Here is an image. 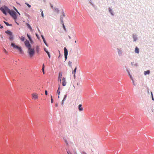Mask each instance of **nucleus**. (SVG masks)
Masks as SVG:
<instances>
[{
    "mask_svg": "<svg viewBox=\"0 0 154 154\" xmlns=\"http://www.w3.org/2000/svg\"><path fill=\"white\" fill-rule=\"evenodd\" d=\"M0 10L5 15H7L8 13L9 15L14 20L15 22L17 25H19V23L17 22V15L14 11L11 10L8 8L6 6L4 5L0 8Z\"/></svg>",
    "mask_w": 154,
    "mask_h": 154,
    "instance_id": "nucleus-1",
    "label": "nucleus"
},
{
    "mask_svg": "<svg viewBox=\"0 0 154 154\" xmlns=\"http://www.w3.org/2000/svg\"><path fill=\"white\" fill-rule=\"evenodd\" d=\"M11 46L13 47L14 49L17 50L20 54H24V52L21 46L20 45H17L14 42L11 43Z\"/></svg>",
    "mask_w": 154,
    "mask_h": 154,
    "instance_id": "nucleus-2",
    "label": "nucleus"
},
{
    "mask_svg": "<svg viewBox=\"0 0 154 154\" xmlns=\"http://www.w3.org/2000/svg\"><path fill=\"white\" fill-rule=\"evenodd\" d=\"M11 46L13 47L14 49L17 50L20 54H24V52L21 46L20 45H17L14 42L11 43Z\"/></svg>",
    "mask_w": 154,
    "mask_h": 154,
    "instance_id": "nucleus-3",
    "label": "nucleus"
},
{
    "mask_svg": "<svg viewBox=\"0 0 154 154\" xmlns=\"http://www.w3.org/2000/svg\"><path fill=\"white\" fill-rule=\"evenodd\" d=\"M5 33L9 36L8 39L11 42H13L14 40V36L12 32L10 30H7L5 31Z\"/></svg>",
    "mask_w": 154,
    "mask_h": 154,
    "instance_id": "nucleus-4",
    "label": "nucleus"
},
{
    "mask_svg": "<svg viewBox=\"0 0 154 154\" xmlns=\"http://www.w3.org/2000/svg\"><path fill=\"white\" fill-rule=\"evenodd\" d=\"M27 52L29 56L32 57L34 55L35 53L34 47L33 48H28V49Z\"/></svg>",
    "mask_w": 154,
    "mask_h": 154,
    "instance_id": "nucleus-5",
    "label": "nucleus"
},
{
    "mask_svg": "<svg viewBox=\"0 0 154 154\" xmlns=\"http://www.w3.org/2000/svg\"><path fill=\"white\" fill-rule=\"evenodd\" d=\"M64 51V57L65 58V61L67 59V56L68 54V51L67 48L66 47H64L63 49Z\"/></svg>",
    "mask_w": 154,
    "mask_h": 154,
    "instance_id": "nucleus-6",
    "label": "nucleus"
},
{
    "mask_svg": "<svg viewBox=\"0 0 154 154\" xmlns=\"http://www.w3.org/2000/svg\"><path fill=\"white\" fill-rule=\"evenodd\" d=\"M62 75V72H61L60 71L59 73L58 80L60 81V83H61Z\"/></svg>",
    "mask_w": 154,
    "mask_h": 154,
    "instance_id": "nucleus-7",
    "label": "nucleus"
},
{
    "mask_svg": "<svg viewBox=\"0 0 154 154\" xmlns=\"http://www.w3.org/2000/svg\"><path fill=\"white\" fill-rule=\"evenodd\" d=\"M41 36V37L43 40V41L44 44L47 46L48 47V43H47V42L46 41L44 37V36L42 35Z\"/></svg>",
    "mask_w": 154,
    "mask_h": 154,
    "instance_id": "nucleus-8",
    "label": "nucleus"
},
{
    "mask_svg": "<svg viewBox=\"0 0 154 154\" xmlns=\"http://www.w3.org/2000/svg\"><path fill=\"white\" fill-rule=\"evenodd\" d=\"M66 82L65 78L63 77L62 78V85L63 86H66Z\"/></svg>",
    "mask_w": 154,
    "mask_h": 154,
    "instance_id": "nucleus-9",
    "label": "nucleus"
},
{
    "mask_svg": "<svg viewBox=\"0 0 154 154\" xmlns=\"http://www.w3.org/2000/svg\"><path fill=\"white\" fill-rule=\"evenodd\" d=\"M132 37L134 39V42H136V40L138 39V38L137 36V35L135 34H133Z\"/></svg>",
    "mask_w": 154,
    "mask_h": 154,
    "instance_id": "nucleus-10",
    "label": "nucleus"
},
{
    "mask_svg": "<svg viewBox=\"0 0 154 154\" xmlns=\"http://www.w3.org/2000/svg\"><path fill=\"white\" fill-rule=\"evenodd\" d=\"M26 26L27 28L29 29L31 31L32 30V29L31 25L28 23H26Z\"/></svg>",
    "mask_w": 154,
    "mask_h": 154,
    "instance_id": "nucleus-11",
    "label": "nucleus"
},
{
    "mask_svg": "<svg viewBox=\"0 0 154 154\" xmlns=\"http://www.w3.org/2000/svg\"><path fill=\"white\" fill-rule=\"evenodd\" d=\"M25 46L28 48H32L31 47H32V45H31L30 44V42H29V43H27V44H26V43H25Z\"/></svg>",
    "mask_w": 154,
    "mask_h": 154,
    "instance_id": "nucleus-12",
    "label": "nucleus"
},
{
    "mask_svg": "<svg viewBox=\"0 0 154 154\" xmlns=\"http://www.w3.org/2000/svg\"><path fill=\"white\" fill-rule=\"evenodd\" d=\"M78 109L80 111H82L83 110V108L82 107V104H80L79 105Z\"/></svg>",
    "mask_w": 154,
    "mask_h": 154,
    "instance_id": "nucleus-13",
    "label": "nucleus"
},
{
    "mask_svg": "<svg viewBox=\"0 0 154 154\" xmlns=\"http://www.w3.org/2000/svg\"><path fill=\"white\" fill-rule=\"evenodd\" d=\"M108 10L109 12L111 14L112 16H114V14L113 13V12L112 11V9L110 8H108Z\"/></svg>",
    "mask_w": 154,
    "mask_h": 154,
    "instance_id": "nucleus-14",
    "label": "nucleus"
},
{
    "mask_svg": "<svg viewBox=\"0 0 154 154\" xmlns=\"http://www.w3.org/2000/svg\"><path fill=\"white\" fill-rule=\"evenodd\" d=\"M150 72V71L149 70H148L144 72V75H149Z\"/></svg>",
    "mask_w": 154,
    "mask_h": 154,
    "instance_id": "nucleus-15",
    "label": "nucleus"
},
{
    "mask_svg": "<svg viewBox=\"0 0 154 154\" xmlns=\"http://www.w3.org/2000/svg\"><path fill=\"white\" fill-rule=\"evenodd\" d=\"M134 51H135V53H136L138 54L139 53V49L137 47H136L135 48Z\"/></svg>",
    "mask_w": 154,
    "mask_h": 154,
    "instance_id": "nucleus-16",
    "label": "nucleus"
},
{
    "mask_svg": "<svg viewBox=\"0 0 154 154\" xmlns=\"http://www.w3.org/2000/svg\"><path fill=\"white\" fill-rule=\"evenodd\" d=\"M3 22L6 24L7 26H12V25L11 24H9L8 23L6 22L5 21H4Z\"/></svg>",
    "mask_w": 154,
    "mask_h": 154,
    "instance_id": "nucleus-17",
    "label": "nucleus"
},
{
    "mask_svg": "<svg viewBox=\"0 0 154 154\" xmlns=\"http://www.w3.org/2000/svg\"><path fill=\"white\" fill-rule=\"evenodd\" d=\"M63 140H64L65 142V143L66 145L67 146H69L68 143V141H67L66 138L65 137H63Z\"/></svg>",
    "mask_w": 154,
    "mask_h": 154,
    "instance_id": "nucleus-18",
    "label": "nucleus"
},
{
    "mask_svg": "<svg viewBox=\"0 0 154 154\" xmlns=\"http://www.w3.org/2000/svg\"><path fill=\"white\" fill-rule=\"evenodd\" d=\"M117 51L119 54V55L120 56L122 55V52L121 50L119 48H117Z\"/></svg>",
    "mask_w": 154,
    "mask_h": 154,
    "instance_id": "nucleus-19",
    "label": "nucleus"
},
{
    "mask_svg": "<svg viewBox=\"0 0 154 154\" xmlns=\"http://www.w3.org/2000/svg\"><path fill=\"white\" fill-rule=\"evenodd\" d=\"M55 9V11L57 13V14H59L60 12V10L58 8H54Z\"/></svg>",
    "mask_w": 154,
    "mask_h": 154,
    "instance_id": "nucleus-20",
    "label": "nucleus"
},
{
    "mask_svg": "<svg viewBox=\"0 0 154 154\" xmlns=\"http://www.w3.org/2000/svg\"><path fill=\"white\" fill-rule=\"evenodd\" d=\"M26 35H27V37L28 38V39H29V40H30L32 39L31 36L28 33H27Z\"/></svg>",
    "mask_w": 154,
    "mask_h": 154,
    "instance_id": "nucleus-21",
    "label": "nucleus"
},
{
    "mask_svg": "<svg viewBox=\"0 0 154 154\" xmlns=\"http://www.w3.org/2000/svg\"><path fill=\"white\" fill-rule=\"evenodd\" d=\"M36 51L37 53H39V48L38 46H37L36 47Z\"/></svg>",
    "mask_w": 154,
    "mask_h": 154,
    "instance_id": "nucleus-22",
    "label": "nucleus"
},
{
    "mask_svg": "<svg viewBox=\"0 0 154 154\" xmlns=\"http://www.w3.org/2000/svg\"><path fill=\"white\" fill-rule=\"evenodd\" d=\"M77 69V67L76 66L75 67V68L74 69V70H72V73L74 74H75L76 71Z\"/></svg>",
    "mask_w": 154,
    "mask_h": 154,
    "instance_id": "nucleus-23",
    "label": "nucleus"
},
{
    "mask_svg": "<svg viewBox=\"0 0 154 154\" xmlns=\"http://www.w3.org/2000/svg\"><path fill=\"white\" fill-rule=\"evenodd\" d=\"M40 11L41 12V16H42V17L43 18H44V16L43 11L42 10V9H41Z\"/></svg>",
    "mask_w": 154,
    "mask_h": 154,
    "instance_id": "nucleus-24",
    "label": "nucleus"
},
{
    "mask_svg": "<svg viewBox=\"0 0 154 154\" xmlns=\"http://www.w3.org/2000/svg\"><path fill=\"white\" fill-rule=\"evenodd\" d=\"M20 39L22 42H23L25 40V37L23 36H22Z\"/></svg>",
    "mask_w": 154,
    "mask_h": 154,
    "instance_id": "nucleus-25",
    "label": "nucleus"
},
{
    "mask_svg": "<svg viewBox=\"0 0 154 154\" xmlns=\"http://www.w3.org/2000/svg\"><path fill=\"white\" fill-rule=\"evenodd\" d=\"M60 21L61 22H63V17L62 15H61L60 17Z\"/></svg>",
    "mask_w": 154,
    "mask_h": 154,
    "instance_id": "nucleus-26",
    "label": "nucleus"
},
{
    "mask_svg": "<svg viewBox=\"0 0 154 154\" xmlns=\"http://www.w3.org/2000/svg\"><path fill=\"white\" fill-rule=\"evenodd\" d=\"M29 41L30 42V44H32L34 43V42L33 41V40L32 39L29 40Z\"/></svg>",
    "mask_w": 154,
    "mask_h": 154,
    "instance_id": "nucleus-27",
    "label": "nucleus"
},
{
    "mask_svg": "<svg viewBox=\"0 0 154 154\" xmlns=\"http://www.w3.org/2000/svg\"><path fill=\"white\" fill-rule=\"evenodd\" d=\"M68 65L70 67H72V62L69 61L68 62Z\"/></svg>",
    "mask_w": 154,
    "mask_h": 154,
    "instance_id": "nucleus-28",
    "label": "nucleus"
},
{
    "mask_svg": "<svg viewBox=\"0 0 154 154\" xmlns=\"http://www.w3.org/2000/svg\"><path fill=\"white\" fill-rule=\"evenodd\" d=\"M46 53L47 54L49 58H51V56L50 52L48 51V52H47Z\"/></svg>",
    "mask_w": 154,
    "mask_h": 154,
    "instance_id": "nucleus-29",
    "label": "nucleus"
},
{
    "mask_svg": "<svg viewBox=\"0 0 154 154\" xmlns=\"http://www.w3.org/2000/svg\"><path fill=\"white\" fill-rule=\"evenodd\" d=\"M25 4L29 8H30L31 7V5L28 4L27 2H25Z\"/></svg>",
    "mask_w": 154,
    "mask_h": 154,
    "instance_id": "nucleus-30",
    "label": "nucleus"
},
{
    "mask_svg": "<svg viewBox=\"0 0 154 154\" xmlns=\"http://www.w3.org/2000/svg\"><path fill=\"white\" fill-rule=\"evenodd\" d=\"M35 35H36V36L37 38L38 39H40V37H39V36L38 35L37 33H35Z\"/></svg>",
    "mask_w": 154,
    "mask_h": 154,
    "instance_id": "nucleus-31",
    "label": "nucleus"
},
{
    "mask_svg": "<svg viewBox=\"0 0 154 154\" xmlns=\"http://www.w3.org/2000/svg\"><path fill=\"white\" fill-rule=\"evenodd\" d=\"M126 71L127 72L128 75H131L130 71L128 69H126Z\"/></svg>",
    "mask_w": 154,
    "mask_h": 154,
    "instance_id": "nucleus-32",
    "label": "nucleus"
},
{
    "mask_svg": "<svg viewBox=\"0 0 154 154\" xmlns=\"http://www.w3.org/2000/svg\"><path fill=\"white\" fill-rule=\"evenodd\" d=\"M29 41L27 39H26L25 41L24 42L25 44V43L27 44V43H29Z\"/></svg>",
    "mask_w": 154,
    "mask_h": 154,
    "instance_id": "nucleus-33",
    "label": "nucleus"
},
{
    "mask_svg": "<svg viewBox=\"0 0 154 154\" xmlns=\"http://www.w3.org/2000/svg\"><path fill=\"white\" fill-rule=\"evenodd\" d=\"M45 66L44 63L42 64V70H45Z\"/></svg>",
    "mask_w": 154,
    "mask_h": 154,
    "instance_id": "nucleus-34",
    "label": "nucleus"
},
{
    "mask_svg": "<svg viewBox=\"0 0 154 154\" xmlns=\"http://www.w3.org/2000/svg\"><path fill=\"white\" fill-rule=\"evenodd\" d=\"M62 15H63L62 16H63V17H65V14L64 12L63 9H62Z\"/></svg>",
    "mask_w": 154,
    "mask_h": 154,
    "instance_id": "nucleus-35",
    "label": "nucleus"
},
{
    "mask_svg": "<svg viewBox=\"0 0 154 154\" xmlns=\"http://www.w3.org/2000/svg\"><path fill=\"white\" fill-rule=\"evenodd\" d=\"M63 29L64 30L65 32H66V27H65V26H63Z\"/></svg>",
    "mask_w": 154,
    "mask_h": 154,
    "instance_id": "nucleus-36",
    "label": "nucleus"
},
{
    "mask_svg": "<svg viewBox=\"0 0 154 154\" xmlns=\"http://www.w3.org/2000/svg\"><path fill=\"white\" fill-rule=\"evenodd\" d=\"M33 97L35 99H36L38 98V97L36 95H33Z\"/></svg>",
    "mask_w": 154,
    "mask_h": 154,
    "instance_id": "nucleus-37",
    "label": "nucleus"
},
{
    "mask_svg": "<svg viewBox=\"0 0 154 154\" xmlns=\"http://www.w3.org/2000/svg\"><path fill=\"white\" fill-rule=\"evenodd\" d=\"M44 50L45 52L46 53L47 52H48V51L47 49L45 48H44Z\"/></svg>",
    "mask_w": 154,
    "mask_h": 154,
    "instance_id": "nucleus-38",
    "label": "nucleus"
},
{
    "mask_svg": "<svg viewBox=\"0 0 154 154\" xmlns=\"http://www.w3.org/2000/svg\"><path fill=\"white\" fill-rule=\"evenodd\" d=\"M60 91L57 90V94L60 95Z\"/></svg>",
    "mask_w": 154,
    "mask_h": 154,
    "instance_id": "nucleus-39",
    "label": "nucleus"
},
{
    "mask_svg": "<svg viewBox=\"0 0 154 154\" xmlns=\"http://www.w3.org/2000/svg\"><path fill=\"white\" fill-rule=\"evenodd\" d=\"M129 76H130V79H131L132 80V81H133V77L132 76V75L131 74L130 75H129Z\"/></svg>",
    "mask_w": 154,
    "mask_h": 154,
    "instance_id": "nucleus-40",
    "label": "nucleus"
},
{
    "mask_svg": "<svg viewBox=\"0 0 154 154\" xmlns=\"http://www.w3.org/2000/svg\"><path fill=\"white\" fill-rule=\"evenodd\" d=\"M90 4L93 7H94L95 6L94 4L92 2L90 3Z\"/></svg>",
    "mask_w": 154,
    "mask_h": 154,
    "instance_id": "nucleus-41",
    "label": "nucleus"
},
{
    "mask_svg": "<svg viewBox=\"0 0 154 154\" xmlns=\"http://www.w3.org/2000/svg\"><path fill=\"white\" fill-rule=\"evenodd\" d=\"M50 5L51 7V8L52 9H53L54 7L53 6V5L51 3H50Z\"/></svg>",
    "mask_w": 154,
    "mask_h": 154,
    "instance_id": "nucleus-42",
    "label": "nucleus"
},
{
    "mask_svg": "<svg viewBox=\"0 0 154 154\" xmlns=\"http://www.w3.org/2000/svg\"><path fill=\"white\" fill-rule=\"evenodd\" d=\"M15 8L16 9V11H17V13H18V14L19 15H20V13L18 11V10H17V9L16 8Z\"/></svg>",
    "mask_w": 154,
    "mask_h": 154,
    "instance_id": "nucleus-43",
    "label": "nucleus"
},
{
    "mask_svg": "<svg viewBox=\"0 0 154 154\" xmlns=\"http://www.w3.org/2000/svg\"><path fill=\"white\" fill-rule=\"evenodd\" d=\"M64 102V100H62V102H61V104L63 106V105Z\"/></svg>",
    "mask_w": 154,
    "mask_h": 154,
    "instance_id": "nucleus-44",
    "label": "nucleus"
},
{
    "mask_svg": "<svg viewBox=\"0 0 154 154\" xmlns=\"http://www.w3.org/2000/svg\"><path fill=\"white\" fill-rule=\"evenodd\" d=\"M45 95H48V91H47V90H45Z\"/></svg>",
    "mask_w": 154,
    "mask_h": 154,
    "instance_id": "nucleus-45",
    "label": "nucleus"
},
{
    "mask_svg": "<svg viewBox=\"0 0 154 154\" xmlns=\"http://www.w3.org/2000/svg\"><path fill=\"white\" fill-rule=\"evenodd\" d=\"M67 153L68 154H72V153H70V152L69 150L67 151Z\"/></svg>",
    "mask_w": 154,
    "mask_h": 154,
    "instance_id": "nucleus-46",
    "label": "nucleus"
},
{
    "mask_svg": "<svg viewBox=\"0 0 154 154\" xmlns=\"http://www.w3.org/2000/svg\"><path fill=\"white\" fill-rule=\"evenodd\" d=\"M3 27V26L2 25L0 24V28L2 29Z\"/></svg>",
    "mask_w": 154,
    "mask_h": 154,
    "instance_id": "nucleus-47",
    "label": "nucleus"
},
{
    "mask_svg": "<svg viewBox=\"0 0 154 154\" xmlns=\"http://www.w3.org/2000/svg\"><path fill=\"white\" fill-rule=\"evenodd\" d=\"M61 22V23L62 24L63 26H65L64 24V22Z\"/></svg>",
    "mask_w": 154,
    "mask_h": 154,
    "instance_id": "nucleus-48",
    "label": "nucleus"
},
{
    "mask_svg": "<svg viewBox=\"0 0 154 154\" xmlns=\"http://www.w3.org/2000/svg\"><path fill=\"white\" fill-rule=\"evenodd\" d=\"M51 103H53L54 102V100L53 98L51 99Z\"/></svg>",
    "mask_w": 154,
    "mask_h": 154,
    "instance_id": "nucleus-49",
    "label": "nucleus"
},
{
    "mask_svg": "<svg viewBox=\"0 0 154 154\" xmlns=\"http://www.w3.org/2000/svg\"><path fill=\"white\" fill-rule=\"evenodd\" d=\"M81 153L82 154H87L85 152H81Z\"/></svg>",
    "mask_w": 154,
    "mask_h": 154,
    "instance_id": "nucleus-50",
    "label": "nucleus"
},
{
    "mask_svg": "<svg viewBox=\"0 0 154 154\" xmlns=\"http://www.w3.org/2000/svg\"><path fill=\"white\" fill-rule=\"evenodd\" d=\"M60 85H59V87H58V89H57V90L60 91Z\"/></svg>",
    "mask_w": 154,
    "mask_h": 154,
    "instance_id": "nucleus-51",
    "label": "nucleus"
},
{
    "mask_svg": "<svg viewBox=\"0 0 154 154\" xmlns=\"http://www.w3.org/2000/svg\"><path fill=\"white\" fill-rule=\"evenodd\" d=\"M95 9V10H97V7L95 5V6L94 7H93Z\"/></svg>",
    "mask_w": 154,
    "mask_h": 154,
    "instance_id": "nucleus-52",
    "label": "nucleus"
},
{
    "mask_svg": "<svg viewBox=\"0 0 154 154\" xmlns=\"http://www.w3.org/2000/svg\"><path fill=\"white\" fill-rule=\"evenodd\" d=\"M95 9V10H97V7L95 5V6L94 7H93Z\"/></svg>",
    "mask_w": 154,
    "mask_h": 154,
    "instance_id": "nucleus-53",
    "label": "nucleus"
},
{
    "mask_svg": "<svg viewBox=\"0 0 154 154\" xmlns=\"http://www.w3.org/2000/svg\"><path fill=\"white\" fill-rule=\"evenodd\" d=\"M134 62H131V65H132V66L134 64Z\"/></svg>",
    "mask_w": 154,
    "mask_h": 154,
    "instance_id": "nucleus-54",
    "label": "nucleus"
},
{
    "mask_svg": "<svg viewBox=\"0 0 154 154\" xmlns=\"http://www.w3.org/2000/svg\"><path fill=\"white\" fill-rule=\"evenodd\" d=\"M59 51V52L60 55H59V56L58 57V59H59L60 57V55H61L60 51Z\"/></svg>",
    "mask_w": 154,
    "mask_h": 154,
    "instance_id": "nucleus-55",
    "label": "nucleus"
},
{
    "mask_svg": "<svg viewBox=\"0 0 154 154\" xmlns=\"http://www.w3.org/2000/svg\"><path fill=\"white\" fill-rule=\"evenodd\" d=\"M134 65L136 66H138V64L137 63H136L135 64H134Z\"/></svg>",
    "mask_w": 154,
    "mask_h": 154,
    "instance_id": "nucleus-56",
    "label": "nucleus"
},
{
    "mask_svg": "<svg viewBox=\"0 0 154 154\" xmlns=\"http://www.w3.org/2000/svg\"><path fill=\"white\" fill-rule=\"evenodd\" d=\"M67 97V95L66 94L64 95V97H65V98H66Z\"/></svg>",
    "mask_w": 154,
    "mask_h": 154,
    "instance_id": "nucleus-57",
    "label": "nucleus"
},
{
    "mask_svg": "<svg viewBox=\"0 0 154 154\" xmlns=\"http://www.w3.org/2000/svg\"><path fill=\"white\" fill-rule=\"evenodd\" d=\"M43 73L44 74H45V70H42Z\"/></svg>",
    "mask_w": 154,
    "mask_h": 154,
    "instance_id": "nucleus-58",
    "label": "nucleus"
},
{
    "mask_svg": "<svg viewBox=\"0 0 154 154\" xmlns=\"http://www.w3.org/2000/svg\"><path fill=\"white\" fill-rule=\"evenodd\" d=\"M151 97H153V94H152V92H151Z\"/></svg>",
    "mask_w": 154,
    "mask_h": 154,
    "instance_id": "nucleus-59",
    "label": "nucleus"
},
{
    "mask_svg": "<svg viewBox=\"0 0 154 154\" xmlns=\"http://www.w3.org/2000/svg\"><path fill=\"white\" fill-rule=\"evenodd\" d=\"M58 103H56V104H55V106L56 107H57L58 106Z\"/></svg>",
    "mask_w": 154,
    "mask_h": 154,
    "instance_id": "nucleus-60",
    "label": "nucleus"
},
{
    "mask_svg": "<svg viewBox=\"0 0 154 154\" xmlns=\"http://www.w3.org/2000/svg\"><path fill=\"white\" fill-rule=\"evenodd\" d=\"M66 98H65V97H63V100L65 101L66 100Z\"/></svg>",
    "mask_w": 154,
    "mask_h": 154,
    "instance_id": "nucleus-61",
    "label": "nucleus"
},
{
    "mask_svg": "<svg viewBox=\"0 0 154 154\" xmlns=\"http://www.w3.org/2000/svg\"><path fill=\"white\" fill-rule=\"evenodd\" d=\"M152 100L154 101V98L153 97H152Z\"/></svg>",
    "mask_w": 154,
    "mask_h": 154,
    "instance_id": "nucleus-62",
    "label": "nucleus"
},
{
    "mask_svg": "<svg viewBox=\"0 0 154 154\" xmlns=\"http://www.w3.org/2000/svg\"><path fill=\"white\" fill-rule=\"evenodd\" d=\"M133 81V85H135V84H134V81L133 80V81Z\"/></svg>",
    "mask_w": 154,
    "mask_h": 154,
    "instance_id": "nucleus-63",
    "label": "nucleus"
},
{
    "mask_svg": "<svg viewBox=\"0 0 154 154\" xmlns=\"http://www.w3.org/2000/svg\"><path fill=\"white\" fill-rule=\"evenodd\" d=\"M44 3H45L46 2V0H43Z\"/></svg>",
    "mask_w": 154,
    "mask_h": 154,
    "instance_id": "nucleus-64",
    "label": "nucleus"
}]
</instances>
